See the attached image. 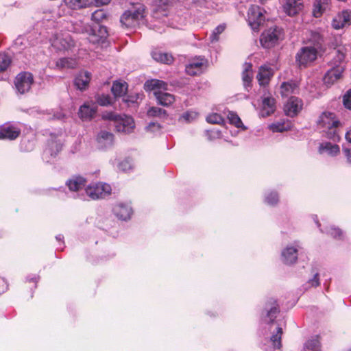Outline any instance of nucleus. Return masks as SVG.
<instances>
[{"label":"nucleus","instance_id":"obj_1","mask_svg":"<svg viewBox=\"0 0 351 351\" xmlns=\"http://www.w3.org/2000/svg\"><path fill=\"white\" fill-rule=\"evenodd\" d=\"M284 29L274 25L263 31L260 36V43L263 48L271 49L278 45L284 39Z\"/></svg>","mask_w":351,"mask_h":351},{"label":"nucleus","instance_id":"obj_2","mask_svg":"<svg viewBox=\"0 0 351 351\" xmlns=\"http://www.w3.org/2000/svg\"><path fill=\"white\" fill-rule=\"evenodd\" d=\"M318 52L311 46L300 48L295 56V63L298 68L302 69L311 66L316 60Z\"/></svg>","mask_w":351,"mask_h":351},{"label":"nucleus","instance_id":"obj_3","mask_svg":"<svg viewBox=\"0 0 351 351\" xmlns=\"http://www.w3.org/2000/svg\"><path fill=\"white\" fill-rule=\"evenodd\" d=\"M279 313L280 307L277 300L272 298H268L261 313V321L270 326L275 323L276 319Z\"/></svg>","mask_w":351,"mask_h":351},{"label":"nucleus","instance_id":"obj_4","mask_svg":"<svg viewBox=\"0 0 351 351\" xmlns=\"http://www.w3.org/2000/svg\"><path fill=\"white\" fill-rule=\"evenodd\" d=\"M63 144L58 135L50 133V138L47 141V147L43 153V160L46 162H50L52 158H56L62 149Z\"/></svg>","mask_w":351,"mask_h":351},{"label":"nucleus","instance_id":"obj_5","mask_svg":"<svg viewBox=\"0 0 351 351\" xmlns=\"http://www.w3.org/2000/svg\"><path fill=\"white\" fill-rule=\"evenodd\" d=\"M112 188L109 184L105 182H97L87 184L85 188V194L91 199H98L105 197L111 193Z\"/></svg>","mask_w":351,"mask_h":351},{"label":"nucleus","instance_id":"obj_6","mask_svg":"<svg viewBox=\"0 0 351 351\" xmlns=\"http://www.w3.org/2000/svg\"><path fill=\"white\" fill-rule=\"evenodd\" d=\"M263 12V8L256 5H252L248 9L247 21L254 31H258L260 27L264 24L265 17Z\"/></svg>","mask_w":351,"mask_h":351},{"label":"nucleus","instance_id":"obj_7","mask_svg":"<svg viewBox=\"0 0 351 351\" xmlns=\"http://www.w3.org/2000/svg\"><path fill=\"white\" fill-rule=\"evenodd\" d=\"M14 83L17 92L24 94L30 90L34 83V76L30 72H21L16 76Z\"/></svg>","mask_w":351,"mask_h":351},{"label":"nucleus","instance_id":"obj_8","mask_svg":"<svg viewBox=\"0 0 351 351\" xmlns=\"http://www.w3.org/2000/svg\"><path fill=\"white\" fill-rule=\"evenodd\" d=\"M88 32V40L93 44H103L109 36L108 27L99 23L90 27Z\"/></svg>","mask_w":351,"mask_h":351},{"label":"nucleus","instance_id":"obj_9","mask_svg":"<svg viewBox=\"0 0 351 351\" xmlns=\"http://www.w3.org/2000/svg\"><path fill=\"white\" fill-rule=\"evenodd\" d=\"M302 106V100L297 97L292 96L285 104L283 110L287 116L293 118L300 112Z\"/></svg>","mask_w":351,"mask_h":351},{"label":"nucleus","instance_id":"obj_10","mask_svg":"<svg viewBox=\"0 0 351 351\" xmlns=\"http://www.w3.org/2000/svg\"><path fill=\"white\" fill-rule=\"evenodd\" d=\"M87 179L81 175H73L69 179H68L65 184L68 186L70 191L78 192L85 188L87 186Z\"/></svg>","mask_w":351,"mask_h":351},{"label":"nucleus","instance_id":"obj_11","mask_svg":"<svg viewBox=\"0 0 351 351\" xmlns=\"http://www.w3.org/2000/svg\"><path fill=\"white\" fill-rule=\"evenodd\" d=\"M21 134V129L10 123H4L0 128V139L13 141Z\"/></svg>","mask_w":351,"mask_h":351},{"label":"nucleus","instance_id":"obj_12","mask_svg":"<svg viewBox=\"0 0 351 351\" xmlns=\"http://www.w3.org/2000/svg\"><path fill=\"white\" fill-rule=\"evenodd\" d=\"M114 215L120 220L127 221L131 218L132 214V207L129 204L118 203L112 209Z\"/></svg>","mask_w":351,"mask_h":351},{"label":"nucleus","instance_id":"obj_13","mask_svg":"<svg viewBox=\"0 0 351 351\" xmlns=\"http://www.w3.org/2000/svg\"><path fill=\"white\" fill-rule=\"evenodd\" d=\"M96 140L99 149H106L112 146L114 134L106 130H101L98 133Z\"/></svg>","mask_w":351,"mask_h":351},{"label":"nucleus","instance_id":"obj_14","mask_svg":"<svg viewBox=\"0 0 351 351\" xmlns=\"http://www.w3.org/2000/svg\"><path fill=\"white\" fill-rule=\"evenodd\" d=\"M344 71V66H332L324 75L323 77L324 83L327 86L332 85L337 80H339Z\"/></svg>","mask_w":351,"mask_h":351},{"label":"nucleus","instance_id":"obj_15","mask_svg":"<svg viewBox=\"0 0 351 351\" xmlns=\"http://www.w3.org/2000/svg\"><path fill=\"white\" fill-rule=\"evenodd\" d=\"M276 111V99L272 97H265L262 99V106L259 115L263 118L274 114Z\"/></svg>","mask_w":351,"mask_h":351},{"label":"nucleus","instance_id":"obj_16","mask_svg":"<svg viewBox=\"0 0 351 351\" xmlns=\"http://www.w3.org/2000/svg\"><path fill=\"white\" fill-rule=\"evenodd\" d=\"M51 45L58 51H65L74 45V41L70 35L58 36L53 40Z\"/></svg>","mask_w":351,"mask_h":351},{"label":"nucleus","instance_id":"obj_17","mask_svg":"<svg viewBox=\"0 0 351 351\" xmlns=\"http://www.w3.org/2000/svg\"><path fill=\"white\" fill-rule=\"evenodd\" d=\"M154 95L157 104L164 107H168L175 101L174 95L167 93L166 90H156L154 92Z\"/></svg>","mask_w":351,"mask_h":351},{"label":"nucleus","instance_id":"obj_18","mask_svg":"<svg viewBox=\"0 0 351 351\" xmlns=\"http://www.w3.org/2000/svg\"><path fill=\"white\" fill-rule=\"evenodd\" d=\"M95 226L105 232L115 226L117 221L112 215H99L95 222Z\"/></svg>","mask_w":351,"mask_h":351},{"label":"nucleus","instance_id":"obj_19","mask_svg":"<svg viewBox=\"0 0 351 351\" xmlns=\"http://www.w3.org/2000/svg\"><path fill=\"white\" fill-rule=\"evenodd\" d=\"M114 127L119 132L130 134L132 132L135 125L134 119L131 117H125V119L120 117V121L116 123Z\"/></svg>","mask_w":351,"mask_h":351},{"label":"nucleus","instance_id":"obj_20","mask_svg":"<svg viewBox=\"0 0 351 351\" xmlns=\"http://www.w3.org/2000/svg\"><path fill=\"white\" fill-rule=\"evenodd\" d=\"M301 0H287L283 5L284 12L289 16H293L303 8Z\"/></svg>","mask_w":351,"mask_h":351},{"label":"nucleus","instance_id":"obj_21","mask_svg":"<svg viewBox=\"0 0 351 351\" xmlns=\"http://www.w3.org/2000/svg\"><path fill=\"white\" fill-rule=\"evenodd\" d=\"M298 250L293 246H287L281 253L282 261L286 265H293L298 259Z\"/></svg>","mask_w":351,"mask_h":351},{"label":"nucleus","instance_id":"obj_22","mask_svg":"<svg viewBox=\"0 0 351 351\" xmlns=\"http://www.w3.org/2000/svg\"><path fill=\"white\" fill-rule=\"evenodd\" d=\"M90 81V73L88 71L78 73L73 80L77 89L83 91L86 89Z\"/></svg>","mask_w":351,"mask_h":351},{"label":"nucleus","instance_id":"obj_23","mask_svg":"<svg viewBox=\"0 0 351 351\" xmlns=\"http://www.w3.org/2000/svg\"><path fill=\"white\" fill-rule=\"evenodd\" d=\"M144 89L145 91H153L156 90H167V84L160 80L151 79L147 80L144 84Z\"/></svg>","mask_w":351,"mask_h":351},{"label":"nucleus","instance_id":"obj_24","mask_svg":"<svg viewBox=\"0 0 351 351\" xmlns=\"http://www.w3.org/2000/svg\"><path fill=\"white\" fill-rule=\"evenodd\" d=\"M152 58L160 63L170 64L173 62V58L171 54L162 52L160 50H154L151 53Z\"/></svg>","mask_w":351,"mask_h":351},{"label":"nucleus","instance_id":"obj_25","mask_svg":"<svg viewBox=\"0 0 351 351\" xmlns=\"http://www.w3.org/2000/svg\"><path fill=\"white\" fill-rule=\"evenodd\" d=\"M204 58H197L191 61L186 66V73L191 76L199 73L204 64Z\"/></svg>","mask_w":351,"mask_h":351},{"label":"nucleus","instance_id":"obj_26","mask_svg":"<svg viewBox=\"0 0 351 351\" xmlns=\"http://www.w3.org/2000/svg\"><path fill=\"white\" fill-rule=\"evenodd\" d=\"M340 152L339 145L336 144H332L330 142H324L320 143L319 146V152L322 154L326 152L331 156H335Z\"/></svg>","mask_w":351,"mask_h":351},{"label":"nucleus","instance_id":"obj_27","mask_svg":"<svg viewBox=\"0 0 351 351\" xmlns=\"http://www.w3.org/2000/svg\"><path fill=\"white\" fill-rule=\"evenodd\" d=\"M246 67L242 73V79L243 82V86L247 91L252 87V63H245Z\"/></svg>","mask_w":351,"mask_h":351},{"label":"nucleus","instance_id":"obj_28","mask_svg":"<svg viewBox=\"0 0 351 351\" xmlns=\"http://www.w3.org/2000/svg\"><path fill=\"white\" fill-rule=\"evenodd\" d=\"M128 90V84L126 82H120L114 81L111 87V91L115 98L123 96Z\"/></svg>","mask_w":351,"mask_h":351},{"label":"nucleus","instance_id":"obj_29","mask_svg":"<svg viewBox=\"0 0 351 351\" xmlns=\"http://www.w3.org/2000/svg\"><path fill=\"white\" fill-rule=\"evenodd\" d=\"M311 42L313 44L311 47L315 49L317 51H324V37L318 32H313L311 34Z\"/></svg>","mask_w":351,"mask_h":351},{"label":"nucleus","instance_id":"obj_30","mask_svg":"<svg viewBox=\"0 0 351 351\" xmlns=\"http://www.w3.org/2000/svg\"><path fill=\"white\" fill-rule=\"evenodd\" d=\"M140 95H141L138 93L124 95L122 98V101L128 107L137 108L138 107V99H140Z\"/></svg>","mask_w":351,"mask_h":351},{"label":"nucleus","instance_id":"obj_31","mask_svg":"<svg viewBox=\"0 0 351 351\" xmlns=\"http://www.w3.org/2000/svg\"><path fill=\"white\" fill-rule=\"evenodd\" d=\"M65 5L71 10H80L90 5L89 0H63Z\"/></svg>","mask_w":351,"mask_h":351},{"label":"nucleus","instance_id":"obj_32","mask_svg":"<svg viewBox=\"0 0 351 351\" xmlns=\"http://www.w3.org/2000/svg\"><path fill=\"white\" fill-rule=\"evenodd\" d=\"M271 68L267 66H261L260 71L257 75V79L261 85L265 83H268L270 76L272 75L271 73Z\"/></svg>","mask_w":351,"mask_h":351},{"label":"nucleus","instance_id":"obj_33","mask_svg":"<svg viewBox=\"0 0 351 351\" xmlns=\"http://www.w3.org/2000/svg\"><path fill=\"white\" fill-rule=\"evenodd\" d=\"M282 328L280 326L276 327V331L270 337V341L272 343L274 349H280L282 347Z\"/></svg>","mask_w":351,"mask_h":351},{"label":"nucleus","instance_id":"obj_34","mask_svg":"<svg viewBox=\"0 0 351 351\" xmlns=\"http://www.w3.org/2000/svg\"><path fill=\"white\" fill-rule=\"evenodd\" d=\"M95 110L84 104L80 107L78 114L82 119H90L95 113Z\"/></svg>","mask_w":351,"mask_h":351},{"label":"nucleus","instance_id":"obj_35","mask_svg":"<svg viewBox=\"0 0 351 351\" xmlns=\"http://www.w3.org/2000/svg\"><path fill=\"white\" fill-rule=\"evenodd\" d=\"M147 115L149 117L167 118L168 114L166 110L157 106L149 107L147 111Z\"/></svg>","mask_w":351,"mask_h":351},{"label":"nucleus","instance_id":"obj_36","mask_svg":"<svg viewBox=\"0 0 351 351\" xmlns=\"http://www.w3.org/2000/svg\"><path fill=\"white\" fill-rule=\"evenodd\" d=\"M269 128L273 132H282L285 131H288L291 129V123L288 121L287 122L278 121L270 124L269 125Z\"/></svg>","mask_w":351,"mask_h":351},{"label":"nucleus","instance_id":"obj_37","mask_svg":"<svg viewBox=\"0 0 351 351\" xmlns=\"http://www.w3.org/2000/svg\"><path fill=\"white\" fill-rule=\"evenodd\" d=\"M320 348V343L319 336L317 335L311 339L308 340L304 346V351H319Z\"/></svg>","mask_w":351,"mask_h":351},{"label":"nucleus","instance_id":"obj_38","mask_svg":"<svg viewBox=\"0 0 351 351\" xmlns=\"http://www.w3.org/2000/svg\"><path fill=\"white\" fill-rule=\"evenodd\" d=\"M131 10H125L120 17V23L123 27L129 28L134 25L133 18H132Z\"/></svg>","mask_w":351,"mask_h":351},{"label":"nucleus","instance_id":"obj_39","mask_svg":"<svg viewBox=\"0 0 351 351\" xmlns=\"http://www.w3.org/2000/svg\"><path fill=\"white\" fill-rule=\"evenodd\" d=\"M145 12V5L143 4H138L134 10H131V15L132 16L134 23L140 19H143Z\"/></svg>","mask_w":351,"mask_h":351},{"label":"nucleus","instance_id":"obj_40","mask_svg":"<svg viewBox=\"0 0 351 351\" xmlns=\"http://www.w3.org/2000/svg\"><path fill=\"white\" fill-rule=\"evenodd\" d=\"M345 57L346 56L343 52L340 49L337 50L335 56L330 62L331 66L334 67L342 66L341 64L344 61Z\"/></svg>","mask_w":351,"mask_h":351},{"label":"nucleus","instance_id":"obj_41","mask_svg":"<svg viewBox=\"0 0 351 351\" xmlns=\"http://www.w3.org/2000/svg\"><path fill=\"white\" fill-rule=\"evenodd\" d=\"M96 101L101 106H108L112 104V98L108 94L98 95Z\"/></svg>","mask_w":351,"mask_h":351},{"label":"nucleus","instance_id":"obj_42","mask_svg":"<svg viewBox=\"0 0 351 351\" xmlns=\"http://www.w3.org/2000/svg\"><path fill=\"white\" fill-rule=\"evenodd\" d=\"M326 233L332 237L334 239H343V231L337 227L331 226L329 228H327L326 230Z\"/></svg>","mask_w":351,"mask_h":351},{"label":"nucleus","instance_id":"obj_43","mask_svg":"<svg viewBox=\"0 0 351 351\" xmlns=\"http://www.w3.org/2000/svg\"><path fill=\"white\" fill-rule=\"evenodd\" d=\"M279 201L278 193L276 191H272L265 197V202L271 206H275Z\"/></svg>","mask_w":351,"mask_h":351},{"label":"nucleus","instance_id":"obj_44","mask_svg":"<svg viewBox=\"0 0 351 351\" xmlns=\"http://www.w3.org/2000/svg\"><path fill=\"white\" fill-rule=\"evenodd\" d=\"M228 119L230 124L234 125L237 128H240L243 123L238 114L232 111H230L228 114Z\"/></svg>","mask_w":351,"mask_h":351},{"label":"nucleus","instance_id":"obj_45","mask_svg":"<svg viewBox=\"0 0 351 351\" xmlns=\"http://www.w3.org/2000/svg\"><path fill=\"white\" fill-rule=\"evenodd\" d=\"M118 168L120 171L123 172H128L132 169V159L130 158H126L121 162H120L118 165Z\"/></svg>","mask_w":351,"mask_h":351},{"label":"nucleus","instance_id":"obj_46","mask_svg":"<svg viewBox=\"0 0 351 351\" xmlns=\"http://www.w3.org/2000/svg\"><path fill=\"white\" fill-rule=\"evenodd\" d=\"M73 61L68 58H61L56 61V66L59 69L73 68Z\"/></svg>","mask_w":351,"mask_h":351},{"label":"nucleus","instance_id":"obj_47","mask_svg":"<svg viewBox=\"0 0 351 351\" xmlns=\"http://www.w3.org/2000/svg\"><path fill=\"white\" fill-rule=\"evenodd\" d=\"M106 18L107 13L102 9L95 11L91 16L92 20L95 21L97 23H99L100 21Z\"/></svg>","mask_w":351,"mask_h":351},{"label":"nucleus","instance_id":"obj_48","mask_svg":"<svg viewBox=\"0 0 351 351\" xmlns=\"http://www.w3.org/2000/svg\"><path fill=\"white\" fill-rule=\"evenodd\" d=\"M206 121L212 124H222L224 122V119L220 114L213 113L206 117Z\"/></svg>","mask_w":351,"mask_h":351},{"label":"nucleus","instance_id":"obj_49","mask_svg":"<svg viewBox=\"0 0 351 351\" xmlns=\"http://www.w3.org/2000/svg\"><path fill=\"white\" fill-rule=\"evenodd\" d=\"M11 63L9 56L4 53H0V72L5 71Z\"/></svg>","mask_w":351,"mask_h":351},{"label":"nucleus","instance_id":"obj_50","mask_svg":"<svg viewBox=\"0 0 351 351\" xmlns=\"http://www.w3.org/2000/svg\"><path fill=\"white\" fill-rule=\"evenodd\" d=\"M312 270V272L314 273L313 277L308 280L306 285L317 287L319 285L318 269L313 267Z\"/></svg>","mask_w":351,"mask_h":351},{"label":"nucleus","instance_id":"obj_51","mask_svg":"<svg viewBox=\"0 0 351 351\" xmlns=\"http://www.w3.org/2000/svg\"><path fill=\"white\" fill-rule=\"evenodd\" d=\"M226 25L224 24H220L218 26H217L211 36H210V40L212 42L217 41L219 40V36L225 30Z\"/></svg>","mask_w":351,"mask_h":351},{"label":"nucleus","instance_id":"obj_52","mask_svg":"<svg viewBox=\"0 0 351 351\" xmlns=\"http://www.w3.org/2000/svg\"><path fill=\"white\" fill-rule=\"evenodd\" d=\"M339 18L341 19L343 27L350 25L351 20V10H343L341 14H339Z\"/></svg>","mask_w":351,"mask_h":351},{"label":"nucleus","instance_id":"obj_53","mask_svg":"<svg viewBox=\"0 0 351 351\" xmlns=\"http://www.w3.org/2000/svg\"><path fill=\"white\" fill-rule=\"evenodd\" d=\"M20 148L22 151L29 152L33 148V143L27 139H22L20 143Z\"/></svg>","mask_w":351,"mask_h":351},{"label":"nucleus","instance_id":"obj_54","mask_svg":"<svg viewBox=\"0 0 351 351\" xmlns=\"http://www.w3.org/2000/svg\"><path fill=\"white\" fill-rule=\"evenodd\" d=\"M343 104L346 109L351 110V88L343 95Z\"/></svg>","mask_w":351,"mask_h":351},{"label":"nucleus","instance_id":"obj_55","mask_svg":"<svg viewBox=\"0 0 351 351\" xmlns=\"http://www.w3.org/2000/svg\"><path fill=\"white\" fill-rule=\"evenodd\" d=\"M120 117L121 115L117 114L113 112H107L106 114L103 115V118L104 119L110 120V121H114L115 124L120 121Z\"/></svg>","mask_w":351,"mask_h":351},{"label":"nucleus","instance_id":"obj_56","mask_svg":"<svg viewBox=\"0 0 351 351\" xmlns=\"http://www.w3.org/2000/svg\"><path fill=\"white\" fill-rule=\"evenodd\" d=\"M206 136L208 140H213L220 136L221 132L219 130H207L205 131Z\"/></svg>","mask_w":351,"mask_h":351},{"label":"nucleus","instance_id":"obj_57","mask_svg":"<svg viewBox=\"0 0 351 351\" xmlns=\"http://www.w3.org/2000/svg\"><path fill=\"white\" fill-rule=\"evenodd\" d=\"M332 26L335 29H339L343 27L341 19L339 18V14L333 19L332 21Z\"/></svg>","mask_w":351,"mask_h":351},{"label":"nucleus","instance_id":"obj_58","mask_svg":"<svg viewBox=\"0 0 351 351\" xmlns=\"http://www.w3.org/2000/svg\"><path fill=\"white\" fill-rule=\"evenodd\" d=\"M39 280H40V276L38 275H34V276L29 275L26 277V282H34V289H36L37 283Z\"/></svg>","mask_w":351,"mask_h":351},{"label":"nucleus","instance_id":"obj_59","mask_svg":"<svg viewBox=\"0 0 351 351\" xmlns=\"http://www.w3.org/2000/svg\"><path fill=\"white\" fill-rule=\"evenodd\" d=\"M327 137L333 141H339L340 138L336 130H329L327 132Z\"/></svg>","mask_w":351,"mask_h":351},{"label":"nucleus","instance_id":"obj_60","mask_svg":"<svg viewBox=\"0 0 351 351\" xmlns=\"http://www.w3.org/2000/svg\"><path fill=\"white\" fill-rule=\"evenodd\" d=\"M171 1V0H156V4L165 10Z\"/></svg>","mask_w":351,"mask_h":351},{"label":"nucleus","instance_id":"obj_61","mask_svg":"<svg viewBox=\"0 0 351 351\" xmlns=\"http://www.w3.org/2000/svg\"><path fill=\"white\" fill-rule=\"evenodd\" d=\"M8 285L4 278H0V295L8 289Z\"/></svg>","mask_w":351,"mask_h":351},{"label":"nucleus","instance_id":"obj_62","mask_svg":"<svg viewBox=\"0 0 351 351\" xmlns=\"http://www.w3.org/2000/svg\"><path fill=\"white\" fill-rule=\"evenodd\" d=\"M56 239L60 242V246L57 248L58 250H62L65 247L64 241V236L61 234L56 236Z\"/></svg>","mask_w":351,"mask_h":351},{"label":"nucleus","instance_id":"obj_63","mask_svg":"<svg viewBox=\"0 0 351 351\" xmlns=\"http://www.w3.org/2000/svg\"><path fill=\"white\" fill-rule=\"evenodd\" d=\"M156 128L157 130H160L162 128V126L158 123L150 122L148 124V125L146 126V130H151V131H154V130H152V128Z\"/></svg>","mask_w":351,"mask_h":351},{"label":"nucleus","instance_id":"obj_64","mask_svg":"<svg viewBox=\"0 0 351 351\" xmlns=\"http://www.w3.org/2000/svg\"><path fill=\"white\" fill-rule=\"evenodd\" d=\"M344 155L349 163H351V149L343 147Z\"/></svg>","mask_w":351,"mask_h":351}]
</instances>
